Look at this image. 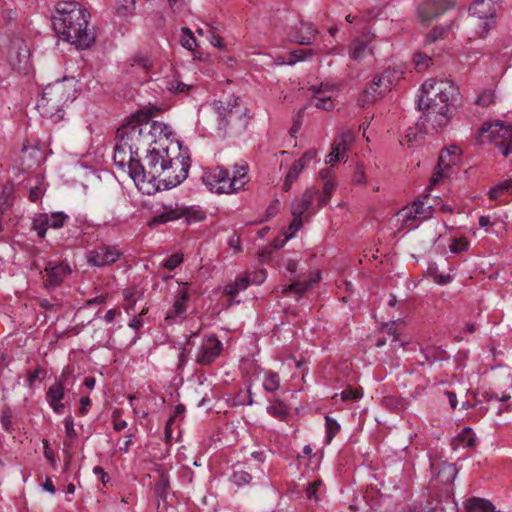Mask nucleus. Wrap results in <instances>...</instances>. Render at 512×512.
I'll use <instances>...</instances> for the list:
<instances>
[{
    "label": "nucleus",
    "instance_id": "f257e3e1",
    "mask_svg": "<svg viewBox=\"0 0 512 512\" xmlns=\"http://www.w3.org/2000/svg\"><path fill=\"white\" fill-rule=\"evenodd\" d=\"M423 93L417 101V109L423 111L417 126L425 134L438 132L450 121V108L459 98L458 87L450 80H428L422 84Z\"/></svg>",
    "mask_w": 512,
    "mask_h": 512
},
{
    "label": "nucleus",
    "instance_id": "f03ea898",
    "mask_svg": "<svg viewBox=\"0 0 512 512\" xmlns=\"http://www.w3.org/2000/svg\"><path fill=\"white\" fill-rule=\"evenodd\" d=\"M89 18L90 13L79 3L62 1L56 5L51 21L58 38L83 50L96 41L94 29L89 28Z\"/></svg>",
    "mask_w": 512,
    "mask_h": 512
},
{
    "label": "nucleus",
    "instance_id": "7ed1b4c3",
    "mask_svg": "<svg viewBox=\"0 0 512 512\" xmlns=\"http://www.w3.org/2000/svg\"><path fill=\"white\" fill-rule=\"evenodd\" d=\"M157 132H162V124L151 121L146 113L139 111L117 129L116 137L134 155H139L140 149L147 150L156 143Z\"/></svg>",
    "mask_w": 512,
    "mask_h": 512
},
{
    "label": "nucleus",
    "instance_id": "20e7f679",
    "mask_svg": "<svg viewBox=\"0 0 512 512\" xmlns=\"http://www.w3.org/2000/svg\"><path fill=\"white\" fill-rule=\"evenodd\" d=\"M76 90L66 79L47 85L38 98L36 108L42 117L59 121L63 119V107L76 98Z\"/></svg>",
    "mask_w": 512,
    "mask_h": 512
},
{
    "label": "nucleus",
    "instance_id": "39448f33",
    "mask_svg": "<svg viewBox=\"0 0 512 512\" xmlns=\"http://www.w3.org/2000/svg\"><path fill=\"white\" fill-rule=\"evenodd\" d=\"M146 151L145 164H142L140 159L139 162L134 164L137 169V172H134V182L136 184L145 181L154 182L162 177L163 172L167 169L165 162L170 156V148L149 147Z\"/></svg>",
    "mask_w": 512,
    "mask_h": 512
},
{
    "label": "nucleus",
    "instance_id": "423d86ee",
    "mask_svg": "<svg viewBox=\"0 0 512 512\" xmlns=\"http://www.w3.org/2000/svg\"><path fill=\"white\" fill-rule=\"evenodd\" d=\"M163 178L159 180V184L164 186V189H171L181 184L188 176V171L191 165V159L187 152L181 150L178 145L177 149H173L167 159Z\"/></svg>",
    "mask_w": 512,
    "mask_h": 512
},
{
    "label": "nucleus",
    "instance_id": "0eeeda50",
    "mask_svg": "<svg viewBox=\"0 0 512 512\" xmlns=\"http://www.w3.org/2000/svg\"><path fill=\"white\" fill-rule=\"evenodd\" d=\"M469 12L475 35L484 38L495 24L496 0H472Z\"/></svg>",
    "mask_w": 512,
    "mask_h": 512
},
{
    "label": "nucleus",
    "instance_id": "6e6552de",
    "mask_svg": "<svg viewBox=\"0 0 512 512\" xmlns=\"http://www.w3.org/2000/svg\"><path fill=\"white\" fill-rule=\"evenodd\" d=\"M206 187L214 193H236L235 183L230 180L229 171L222 166L206 170L202 176Z\"/></svg>",
    "mask_w": 512,
    "mask_h": 512
},
{
    "label": "nucleus",
    "instance_id": "1a4fd4ad",
    "mask_svg": "<svg viewBox=\"0 0 512 512\" xmlns=\"http://www.w3.org/2000/svg\"><path fill=\"white\" fill-rule=\"evenodd\" d=\"M481 134L489 133L488 138H497L495 146L505 157L512 154V123L504 125L502 122L485 124L480 129Z\"/></svg>",
    "mask_w": 512,
    "mask_h": 512
},
{
    "label": "nucleus",
    "instance_id": "9d476101",
    "mask_svg": "<svg viewBox=\"0 0 512 512\" xmlns=\"http://www.w3.org/2000/svg\"><path fill=\"white\" fill-rule=\"evenodd\" d=\"M122 254L117 246L103 244L88 251L86 258L90 265L104 267L118 261Z\"/></svg>",
    "mask_w": 512,
    "mask_h": 512
},
{
    "label": "nucleus",
    "instance_id": "9b49d317",
    "mask_svg": "<svg viewBox=\"0 0 512 512\" xmlns=\"http://www.w3.org/2000/svg\"><path fill=\"white\" fill-rule=\"evenodd\" d=\"M222 350L223 344L216 335L206 336L199 347L195 361L201 366H209L220 356Z\"/></svg>",
    "mask_w": 512,
    "mask_h": 512
},
{
    "label": "nucleus",
    "instance_id": "f8f14e48",
    "mask_svg": "<svg viewBox=\"0 0 512 512\" xmlns=\"http://www.w3.org/2000/svg\"><path fill=\"white\" fill-rule=\"evenodd\" d=\"M454 5V0H427L418 7L421 23H430Z\"/></svg>",
    "mask_w": 512,
    "mask_h": 512
},
{
    "label": "nucleus",
    "instance_id": "ddd939ff",
    "mask_svg": "<svg viewBox=\"0 0 512 512\" xmlns=\"http://www.w3.org/2000/svg\"><path fill=\"white\" fill-rule=\"evenodd\" d=\"M113 161L119 168H127L129 176L134 180V172H137L134 164L139 162V155H134L133 151L128 150V147L124 146L123 143H120L118 140L114 148Z\"/></svg>",
    "mask_w": 512,
    "mask_h": 512
},
{
    "label": "nucleus",
    "instance_id": "4468645a",
    "mask_svg": "<svg viewBox=\"0 0 512 512\" xmlns=\"http://www.w3.org/2000/svg\"><path fill=\"white\" fill-rule=\"evenodd\" d=\"M318 34L319 30L312 23L300 21L292 27L289 37L300 45H313Z\"/></svg>",
    "mask_w": 512,
    "mask_h": 512
},
{
    "label": "nucleus",
    "instance_id": "2eb2a0df",
    "mask_svg": "<svg viewBox=\"0 0 512 512\" xmlns=\"http://www.w3.org/2000/svg\"><path fill=\"white\" fill-rule=\"evenodd\" d=\"M46 287H55L60 285L64 278L71 273L68 264L61 262L49 261L44 269Z\"/></svg>",
    "mask_w": 512,
    "mask_h": 512
},
{
    "label": "nucleus",
    "instance_id": "dca6fc26",
    "mask_svg": "<svg viewBox=\"0 0 512 512\" xmlns=\"http://www.w3.org/2000/svg\"><path fill=\"white\" fill-rule=\"evenodd\" d=\"M188 283H184L176 293L175 301L172 308L167 312L165 321L175 320L176 318H184L187 310V302L189 300Z\"/></svg>",
    "mask_w": 512,
    "mask_h": 512
},
{
    "label": "nucleus",
    "instance_id": "f3484780",
    "mask_svg": "<svg viewBox=\"0 0 512 512\" xmlns=\"http://www.w3.org/2000/svg\"><path fill=\"white\" fill-rule=\"evenodd\" d=\"M459 159L458 154L449 153V149L443 150L439 156L438 164L436 166L435 172L431 178V184L436 185L443 178L448 176V170L454 165Z\"/></svg>",
    "mask_w": 512,
    "mask_h": 512
},
{
    "label": "nucleus",
    "instance_id": "a211bd4d",
    "mask_svg": "<svg viewBox=\"0 0 512 512\" xmlns=\"http://www.w3.org/2000/svg\"><path fill=\"white\" fill-rule=\"evenodd\" d=\"M316 194H318V190L307 188L301 197L294 199L291 204L292 215L302 218L305 212L312 207L313 199Z\"/></svg>",
    "mask_w": 512,
    "mask_h": 512
},
{
    "label": "nucleus",
    "instance_id": "6ab92c4d",
    "mask_svg": "<svg viewBox=\"0 0 512 512\" xmlns=\"http://www.w3.org/2000/svg\"><path fill=\"white\" fill-rule=\"evenodd\" d=\"M212 105L217 116V129L225 131L228 126V118L233 115V110L229 103L224 104L222 101H214Z\"/></svg>",
    "mask_w": 512,
    "mask_h": 512
},
{
    "label": "nucleus",
    "instance_id": "aec40b11",
    "mask_svg": "<svg viewBox=\"0 0 512 512\" xmlns=\"http://www.w3.org/2000/svg\"><path fill=\"white\" fill-rule=\"evenodd\" d=\"M66 376L62 374L60 378L53 383L46 392V400L48 404L61 401L65 396Z\"/></svg>",
    "mask_w": 512,
    "mask_h": 512
},
{
    "label": "nucleus",
    "instance_id": "412c9836",
    "mask_svg": "<svg viewBox=\"0 0 512 512\" xmlns=\"http://www.w3.org/2000/svg\"><path fill=\"white\" fill-rule=\"evenodd\" d=\"M320 276L317 274L316 278H311L306 282L296 281L286 287L283 288V294L288 295L293 292L296 295L297 299H300L304 293L310 289L314 283L318 282Z\"/></svg>",
    "mask_w": 512,
    "mask_h": 512
},
{
    "label": "nucleus",
    "instance_id": "4be33fe9",
    "mask_svg": "<svg viewBox=\"0 0 512 512\" xmlns=\"http://www.w3.org/2000/svg\"><path fill=\"white\" fill-rule=\"evenodd\" d=\"M398 71L394 68H387L381 75L374 77V85L383 87L384 91H390L393 83L398 80Z\"/></svg>",
    "mask_w": 512,
    "mask_h": 512
},
{
    "label": "nucleus",
    "instance_id": "5701e85b",
    "mask_svg": "<svg viewBox=\"0 0 512 512\" xmlns=\"http://www.w3.org/2000/svg\"><path fill=\"white\" fill-rule=\"evenodd\" d=\"M310 90L313 93L312 100L314 101V105L318 109H322L325 111H331L334 108V102L329 96H322V88L317 86H312Z\"/></svg>",
    "mask_w": 512,
    "mask_h": 512
},
{
    "label": "nucleus",
    "instance_id": "b1692460",
    "mask_svg": "<svg viewBox=\"0 0 512 512\" xmlns=\"http://www.w3.org/2000/svg\"><path fill=\"white\" fill-rule=\"evenodd\" d=\"M14 202V186L12 183H6L2 186L0 192V213H5Z\"/></svg>",
    "mask_w": 512,
    "mask_h": 512
},
{
    "label": "nucleus",
    "instance_id": "393cba45",
    "mask_svg": "<svg viewBox=\"0 0 512 512\" xmlns=\"http://www.w3.org/2000/svg\"><path fill=\"white\" fill-rule=\"evenodd\" d=\"M504 194H512V178L494 185L488 192L489 199L494 201Z\"/></svg>",
    "mask_w": 512,
    "mask_h": 512
},
{
    "label": "nucleus",
    "instance_id": "a878e982",
    "mask_svg": "<svg viewBox=\"0 0 512 512\" xmlns=\"http://www.w3.org/2000/svg\"><path fill=\"white\" fill-rule=\"evenodd\" d=\"M179 218H182L181 208H176V209L165 208V211H163L162 213L156 215L151 220L150 224L151 225L163 224V223H166V222H169V221H172V220H176V219H179Z\"/></svg>",
    "mask_w": 512,
    "mask_h": 512
},
{
    "label": "nucleus",
    "instance_id": "bb28decb",
    "mask_svg": "<svg viewBox=\"0 0 512 512\" xmlns=\"http://www.w3.org/2000/svg\"><path fill=\"white\" fill-rule=\"evenodd\" d=\"M267 413L280 421H285L289 415L287 405L278 399L267 407Z\"/></svg>",
    "mask_w": 512,
    "mask_h": 512
},
{
    "label": "nucleus",
    "instance_id": "cd10ccee",
    "mask_svg": "<svg viewBox=\"0 0 512 512\" xmlns=\"http://www.w3.org/2000/svg\"><path fill=\"white\" fill-rule=\"evenodd\" d=\"M247 174H248V167L246 165H241V166L235 165L234 166L233 176L230 177V180L235 183L236 193L238 191H240L241 189H243L245 184L247 183V181H248V179H246Z\"/></svg>",
    "mask_w": 512,
    "mask_h": 512
},
{
    "label": "nucleus",
    "instance_id": "c85d7f7f",
    "mask_svg": "<svg viewBox=\"0 0 512 512\" xmlns=\"http://www.w3.org/2000/svg\"><path fill=\"white\" fill-rule=\"evenodd\" d=\"M304 168V163H302V160H296L292 166L290 167L283 184V190L289 191L291 189V186L293 182L298 178L300 172Z\"/></svg>",
    "mask_w": 512,
    "mask_h": 512
},
{
    "label": "nucleus",
    "instance_id": "c756f323",
    "mask_svg": "<svg viewBox=\"0 0 512 512\" xmlns=\"http://www.w3.org/2000/svg\"><path fill=\"white\" fill-rule=\"evenodd\" d=\"M250 285L249 277L247 275L237 277L231 284L225 286V293L230 297H235L239 291L245 290Z\"/></svg>",
    "mask_w": 512,
    "mask_h": 512
},
{
    "label": "nucleus",
    "instance_id": "7c9ffc66",
    "mask_svg": "<svg viewBox=\"0 0 512 512\" xmlns=\"http://www.w3.org/2000/svg\"><path fill=\"white\" fill-rule=\"evenodd\" d=\"M354 139V135L350 130L342 131L333 141V146L339 148V151L345 155L348 151L350 144Z\"/></svg>",
    "mask_w": 512,
    "mask_h": 512
},
{
    "label": "nucleus",
    "instance_id": "2f4dec72",
    "mask_svg": "<svg viewBox=\"0 0 512 512\" xmlns=\"http://www.w3.org/2000/svg\"><path fill=\"white\" fill-rule=\"evenodd\" d=\"M397 321H400V319L397 320H391V323H387L383 326L382 331L387 334V338L390 341V344H394V346L401 347L405 344L404 341H400V333L398 332L397 328L395 327V324Z\"/></svg>",
    "mask_w": 512,
    "mask_h": 512
},
{
    "label": "nucleus",
    "instance_id": "473e14b6",
    "mask_svg": "<svg viewBox=\"0 0 512 512\" xmlns=\"http://www.w3.org/2000/svg\"><path fill=\"white\" fill-rule=\"evenodd\" d=\"M452 24H453V22L450 25H447V26H442V25L435 26L426 35L425 43L426 44H432V43H434V42H436V41H438L440 39H443L448 34V32L450 31Z\"/></svg>",
    "mask_w": 512,
    "mask_h": 512
},
{
    "label": "nucleus",
    "instance_id": "72a5a7b5",
    "mask_svg": "<svg viewBox=\"0 0 512 512\" xmlns=\"http://www.w3.org/2000/svg\"><path fill=\"white\" fill-rule=\"evenodd\" d=\"M65 433L68 440L64 441V446L70 448L73 442L77 439V432L74 428V419L71 415L65 417L64 421Z\"/></svg>",
    "mask_w": 512,
    "mask_h": 512
},
{
    "label": "nucleus",
    "instance_id": "f704fd0d",
    "mask_svg": "<svg viewBox=\"0 0 512 512\" xmlns=\"http://www.w3.org/2000/svg\"><path fill=\"white\" fill-rule=\"evenodd\" d=\"M115 10L119 16H130L135 11V0H115Z\"/></svg>",
    "mask_w": 512,
    "mask_h": 512
},
{
    "label": "nucleus",
    "instance_id": "c9c22d12",
    "mask_svg": "<svg viewBox=\"0 0 512 512\" xmlns=\"http://www.w3.org/2000/svg\"><path fill=\"white\" fill-rule=\"evenodd\" d=\"M181 212H182V217L185 218V220L188 223L200 222L206 218V214L204 211H202L200 209H195L193 207L181 208Z\"/></svg>",
    "mask_w": 512,
    "mask_h": 512
},
{
    "label": "nucleus",
    "instance_id": "e433bc0d",
    "mask_svg": "<svg viewBox=\"0 0 512 512\" xmlns=\"http://www.w3.org/2000/svg\"><path fill=\"white\" fill-rule=\"evenodd\" d=\"M315 51L313 49H296L289 53L286 64L293 65L298 61H303L308 57H312L315 55Z\"/></svg>",
    "mask_w": 512,
    "mask_h": 512
},
{
    "label": "nucleus",
    "instance_id": "4c0bfd02",
    "mask_svg": "<svg viewBox=\"0 0 512 512\" xmlns=\"http://www.w3.org/2000/svg\"><path fill=\"white\" fill-rule=\"evenodd\" d=\"M367 49V43L362 39L354 40L349 48L350 58L353 60H360Z\"/></svg>",
    "mask_w": 512,
    "mask_h": 512
},
{
    "label": "nucleus",
    "instance_id": "58836bf2",
    "mask_svg": "<svg viewBox=\"0 0 512 512\" xmlns=\"http://www.w3.org/2000/svg\"><path fill=\"white\" fill-rule=\"evenodd\" d=\"M49 221H47V214H40L38 217L33 219L32 229L36 231L40 238H44L46 231L49 228Z\"/></svg>",
    "mask_w": 512,
    "mask_h": 512
},
{
    "label": "nucleus",
    "instance_id": "ea45409f",
    "mask_svg": "<svg viewBox=\"0 0 512 512\" xmlns=\"http://www.w3.org/2000/svg\"><path fill=\"white\" fill-rule=\"evenodd\" d=\"M412 206L413 217H417L418 220H425L432 216V206L426 207L423 201H415Z\"/></svg>",
    "mask_w": 512,
    "mask_h": 512
},
{
    "label": "nucleus",
    "instance_id": "a19ab883",
    "mask_svg": "<svg viewBox=\"0 0 512 512\" xmlns=\"http://www.w3.org/2000/svg\"><path fill=\"white\" fill-rule=\"evenodd\" d=\"M383 87H378V85H374V80L372 81L370 87L364 91V99L363 102L365 103H373L378 98L382 97V95L385 93Z\"/></svg>",
    "mask_w": 512,
    "mask_h": 512
},
{
    "label": "nucleus",
    "instance_id": "79ce46f5",
    "mask_svg": "<svg viewBox=\"0 0 512 512\" xmlns=\"http://www.w3.org/2000/svg\"><path fill=\"white\" fill-rule=\"evenodd\" d=\"M263 387L267 392L278 390L280 387L279 375L273 371L267 372L263 381Z\"/></svg>",
    "mask_w": 512,
    "mask_h": 512
},
{
    "label": "nucleus",
    "instance_id": "37998d69",
    "mask_svg": "<svg viewBox=\"0 0 512 512\" xmlns=\"http://www.w3.org/2000/svg\"><path fill=\"white\" fill-rule=\"evenodd\" d=\"M326 443H330L335 435L340 431V424L329 415L325 416Z\"/></svg>",
    "mask_w": 512,
    "mask_h": 512
},
{
    "label": "nucleus",
    "instance_id": "c03bdc74",
    "mask_svg": "<svg viewBox=\"0 0 512 512\" xmlns=\"http://www.w3.org/2000/svg\"><path fill=\"white\" fill-rule=\"evenodd\" d=\"M69 216L64 212H54L50 215L47 214V221H49V227L53 229H60L64 226Z\"/></svg>",
    "mask_w": 512,
    "mask_h": 512
},
{
    "label": "nucleus",
    "instance_id": "a18cd8bd",
    "mask_svg": "<svg viewBox=\"0 0 512 512\" xmlns=\"http://www.w3.org/2000/svg\"><path fill=\"white\" fill-rule=\"evenodd\" d=\"M456 440L461 442L463 447L473 448L476 444L473 430L470 427H464Z\"/></svg>",
    "mask_w": 512,
    "mask_h": 512
},
{
    "label": "nucleus",
    "instance_id": "49530a36",
    "mask_svg": "<svg viewBox=\"0 0 512 512\" xmlns=\"http://www.w3.org/2000/svg\"><path fill=\"white\" fill-rule=\"evenodd\" d=\"M170 487L169 476L167 473L162 472L159 479L155 484V493L159 498H165L166 492Z\"/></svg>",
    "mask_w": 512,
    "mask_h": 512
},
{
    "label": "nucleus",
    "instance_id": "de8ad7c7",
    "mask_svg": "<svg viewBox=\"0 0 512 512\" xmlns=\"http://www.w3.org/2000/svg\"><path fill=\"white\" fill-rule=\"evenodd\" d=\"M334 189H335L334 182L331 180H326L324 183V186H323V193L320 195L319 200H318V206L320 208L325 207L329 203Z\"/></svg>",
    "mask_w": 512,
    "mask_h": 512
},
{
    "label": "nucleus",
    "instance_id": "09e8293b",
    "mask_svg": "<svg viewBox=\"0 0 512 512\" xmlns=\"http://www.w3.org/2000/svg\"><path fill=\"white\" fill-rule=\"evenodd\" d=\"M12 417L13 410L11 409L10 406L4 405L0 417V424L2 425L3 429L8 433H11L13 431Z\"/></svg>",
    "mask_w": 512,
    "mask_h": 512
},
{
    "label": "nucleus",
    "instance_id": "8fccbe9b",
    "mask_svg": "<svg viewBox=\"0 0 512 512\" xmlns=\"http://www.w3.org/2000/svg\"><path fill=\"white\" fill-rule=\"evenodd\" d=\"M9 53L11 55L13 53H16L17 56L19 57V61H21V58L28 57L29 49L23 40L16 39L12 41Z\"/></svg>",
    "mask_w": 512,
    "mask_h": 512
},
{
    "label": "nucleus",
    "instance_id": "3c124183",
    "mask_svg": "<svg viewBox=\"0 0 512 512\" xmlns=\"http://www.w3.org/2000/svg\"><path fill=\"white\" fill-rule=\"evenodd\" d=\"M495 99V90L485 89L479 94V96L475 100V104L482 107H488L495 102Z\"/></svg>",
    "mask_w": 512,
    "mask_h": 512
},
{
    "label": "nucleus",
    "instance_id": "603ef678",
    "mask_svg": "<svg viewBox=\"0 0 512 512\" xmlns=\"http://www.w3.org/2000/svg\"><path fill=\"white\" fill-rule=\"evenodd\" d=\"M132 66L136 65L144 70H148L153 66V60L151 57L144 53H136L131 58Z\"/></svg>",
    "mask_w": 512,
    "mask_h": 512
},
{
    "label": "nucleus",
    "instance_id": "864d4df0",
    "mask_svg": "<svg viewBox=\"0 0 512 512\" xmlns=\"http://www.w3.org/2000/svg\"><path fill=\"white\" fill-rule=\"evenodd\" d=\"M190 88L191 86L175 78L166 81V89L175 94L187 93Z\"/></svg>",
    "mask_w": 512,
    "mask_h": 512
},
{
    "label": "nucleus",
    "instance_id": "5fc2aeb1",
    "mask_svg": "<svg viewBox=\"0 0 512 512\" xmlns=\"http://www.w3.org/2000/svg\"><path fill=\"white\" fill-rule=\"evenodd\" d=\"M12 380V370L8 368V365L4 358L0 359V387L5 388Z\"/></svg>",
    "mask_w": 512,
    "mask_h": 512
},
{
    "label": "nucleus",
    "instance_id": "6e6d98bb",
    "mask_svg": "<svg viewBox=\"0 0 512 512\" xmlns=\"http://www.w3.org/2000/svg\"><path fill=\"white\" fill-rule=\"evenodd\" d=\"M431 61L432 59L428 55L420 52L416 53L413 57V62L418 71L425 70Z\"/></svg>",
    "mask_w": 512,
    "mask_h": 512
},
{
    "label": "nucleus",
    "instance_id": "4d7b16f0",
    "mask_svg": "<svg viewBox=\"0 0 512 512\" xmlns=\"http://www.w3.org/2000/svg\"><path fill=\"white\" fill-rule=\"evenodd\" d=\"M183 38L181 40V45L188 50H193V46L196 45V39L192 33V31L187 28H182Z\"/></svg>",
    "mask_w": 512,
    "mask_h": 512
},
{
    "label": "nucleus",
    "instance_id": "13d9d810",
    "mask_svg": "<svg viewBox=\"0 0 512 512\" xmlns=\"http://www.w3.org/2000/svg\"><path fill=\"white\" fill-rule=\"evenodd\" d=\"M183 262V255L179 253H174L170 257H168L164 263L163 267L168 270H174Z\"/></svg>",
    "mask_w": 512,
    "mask_h": 512
},
{
    "label": "nucleus",
    "instance_id": "bf43d9fd",
    "mask_svg": "<svg viewBox=\"0 0 512 512\" xmlns=\"http://www.w3.org/2000/svg\"><path fill=\"white\" fill-rule=\"evenodd\" d=\"M303 220L300 217L293 216V220L288 226V230L283 233L286 235V239H292L295 235V233L302 227Z\"/></svg>",
    "mask_w": 512,
    "mask_h": 512
},
{
    "label": "nucleus",
    "instance_id": "052dcab7",
    "mask_svg": "<svg viewBox=\"0 0 512 512\" xmlns=\"http://www.w3.org/2000/svg\"><path fill=\"white\" fill-rule=\"evenodd\" d=\"M322 485L321 480H316L311 483H309L308 487L306 488V496L309 500H319V496L317 495V491Z\"/></svg>",
    "mask_w": 512,
    "mask_h": 512
},
{
    "label": "nucleus",
    "instance_id": "680f3d73",
    "mask_svg": "<svg viewBox=\"0 0 512 512\" xmlns=\"http://www.w3.org/2000/svg\"><path fill=\"white\" fill-rule=\"evenodd\" d=\"M252 476L246 471H236L232 475V480L237 485H244L250 483Z\"/></svg>",
    "mask_w": 512,
    "mask_h": 512
},
{
    "label": "nucleus",
    "instance_id": "e2e57ef3",
    "mask_svg": "<svg viewBox=\"0 0 512 512\" xmlns=\"http://www.w3.org/2000/svg\"><path fill=\"white\" fill-rule=\"evenodd\" d=\"M413 211H414V208L413 206H408V207H405L403 208L400 212H399V215L403 218V224L410 228V222L411 221H415V220H418L417 217H413Z\"/></svg>",
    "mask_w": 512,
    "mask_h": 512
},
{
    "label": "nucleus",
    "instance_id": "0e129e2a",
    "mask_svg": "<svg viewBox=\"0 0 512 512\" xmlns=\"http://www.w3.org/2000/svg\"><path fill=\"white\" fill-rule=\"evenodd\" d=\"M247 276L249 277L250 284L258 285L265 281L267 275H266V270L260 269V270H257V271L247 274Z\"/></svg>",
    "mask_w": 512,
    "mask_h": 512
},
{
    "label": "nucleus",
    "instance_id": "69168bd1",
    "mask_svg": "<svg viewBox=\"0 0 512 512\" xmlns=\"http://www.w3.org/2000/svg\"><path fill=\"white\" fill-rule=\"evenodd\" d=\"M340 395H341L342 400H344V401L357 400L362 397V393L359 390L352 389L351 387L344 389Z\"/></svg>",
    "mask_w": 512,
    "mask_h": 512
},
{
    "label": "nucleus",
    "instance_id": "338daca9",
    "mask_svg": "<svg viewBox=\"0 0 512 512\" xmlns=\"http://www.w3.org/2000/svg\"><path fill=\"white\" fill-rule=\"evenodd\" d=\"M345 155H343L340 151H339V148H336L335 146H333V144L331 145V152L328 154L327 156V159H326V163L327 164H330V165H334L335 163H337L338 161L342 160L344 158Z\"/></svg>",
    "mask_w": 512,
    "mask_h": 512
},
{
    "label": "nucleus",
    "instance_id": "774afa93",
    "mask_svg": "<svg viewBox=\"0 0 512 512\" xmlns=\"http://www.w3.org/2000/svg\"><path fill=\"white\" fill-rule=\"evenodd\" d=\"M450 251L453 253H460L462 251L467 250L468 243L465 240L462 239H453L450 246Z\"/></svg>",
    "mask_w": 512,
    "mask_h": 512
}]
</instances>
